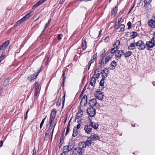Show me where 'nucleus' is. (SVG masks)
I'll list each match as a JSON object with an SVG mask.
<instances>
[{
    "label": "nucleus",
    "instance_id": "41",
    "mask_svg": "<svg viewBox=\"0 0 155 155\" xmlns=\"http://www.w3.org/2000/svg\"><path fill=\"white\" fill-rule=\"evenodd\" d=\"M46 117H47V116H45V117L44 119H43L41 121V124H40V129H41L42 128V126H43V125L44 124L45 120L46 119Z\"/></svg>",
    "mask_w": 155,
    "mask_h": 155
},
{
    "label": "nucleus",
    "instance_id": "32",
    "mask_svg": "<svg viewBox=\"0 0 155 155\" xmlns=\"http://www.w3.org/2000/svg\"><path fill=\"white\" fill-rule=\"evenodd\" d=\"M9 82V79L8 78L6 79H5L4 81V83L3 85L4 87H5L7 85V84H8V82Z\"/></svg>",
    "mask_w": 155,
    "mask_h": 155
},
{
    "label": "nucleus",
    "instance_id": "28",
    "mask_svg": "<svg viewBox=\"0 0 155 155\" xmlns=\"http://www.w3.org/2000/svg\"><path fill=\"white\" fill-rule=\"evenodd\" d=\"M118 49V47L117 46L114 47L113 48L110 50V52L112 54H114V53H115L116 50Z\"/></svg>",
    "mask_w": 155,
    "mask_h": 155
},
{
    "label": "nucleus",
    "instance_id": "53",
    "mask_svg": "<svg viewBox=\"0 0 155 155\" xmlns=\"http://www.w3.org/2000/svg\"><path fill=\"white\" fill-rule=\"evenodd\" d=\"M86 85L84 87L82 92L80 94V97L82 96L83 95V93L85 90H86Z\"/></svg>",
    "mask_w": 155,
    "mask_h": 155
},
{
    "label": "nucleus",
    "instance_id": "49",
    "mask_svg": "<svg viewBox=\"0 0 155 155\" xmlns=\"http://www.w3.org/2000/svg\"><path fill=\"white\" fill-rule=\"evenodd\" d=\"M83 110L81 109H79L78 110V112L77 113V114L78 115H82L83 114Z\"/></svg>",
    "mask_w": 155,
    "mask_h": 155
},
{
    "label": "nucleus",
    "instance_id": "48",
    "mask_svg": "<svg viewBox=\"0 0 155 155\" xmlns=\"http://www.w3.org/2000/svg\"><path fill=\"white\" fill-rule=\"evenodd\" d=\"M9 44V40H7L6 41L4 42L3 44L4 45V46L5 47L6 46H8Z\"/></svg>",
    "mask_w": 155,
    "mask_h": 155
},
{
    "label": "nucleus",
    "instance_id": "20",
    "mask_svg": "<svg viewBox=\"0 0 155 155\" xmlns=\"http://www.w3.org/2000/svg\"><path fill=\"white\" fill-rule=\"evenodd\" d=\"M82 49L83 51L86 48V40L85 39H83L82 41Z\"/></svg>",
    "mask_w": 155,
    "mask_h": 155
},
{
    "label": "nucleus",
    "instance_id": "5",
    "mask_svg": "<svg viewBox=\"0 0 155 155\" xmlns=\"http://www.w3.org/2000/svg\"><path fill=\"white\" fill-rule=\"evenodd\" d=\"M95 97L98 100H101L103 98V93L100 91H97L94 93Z\"/></svg>",
    "mask_w": 155,
    "mask_h": 155
},
{
    "label": "nucleus",
    "instance_id": "11",
    "mask_svg": "<svg viewBox=\"0 0 155 155\" xmlns=\"http://www.w3.org/2000/svg\"><path fill=\"white\" fill-rule=\"evenodd\" d=\"M38 76V75L34 73L28 76L27 78V79L31 82H32Z\"/></svg>",
    "mask_w": 155,
    "mask_h": 155
},
{
    "label": "nucleus",
    "instance_id": "26",
    "mask_svg": "<svg viewBox=\"0 0 155 155\" xmlns=\"http://www.w3.org/2000/svg\"><path fill=\"white\" fill-rule=\"evenodd\" d=\"M63 74L62 75V77H63V81H62V86H63L64 83V81H65V78H66V76L65 75V71H63Z\"/></svg>",
    "mask_w": 155,
    "mask_h": 155
},
{
    "label": "nucleus",
    "instance_id": "7",
    "mask_svg": "<svg viewBox=\"0 0 155 155\" xmlns=\"http://www.w3.org/2000/svg\"><path fill=\"white\" fill-rule=\"evenodd\" d=\"M154 19H149L148 21V24L152 28H155V16L153 17Z\"/></svg>",
    "mask_w": 155,
    "mask_h": 155
},
{
    "label": "nucleus",
    "instance_id": "15",
    "mask_svg": "<svg viewBox=\"0 0 155 155\" xmlns=\"http://www.w3.org/2000/svg\"><path fill=\"white\" fill-rule=\"evenodd\" d=\"M110 68L111 70H114L115 68L117 66L116 62L114 61H113L110 64Z\"/></svg>",
    "mask_w": 155,
    "mask_h": 155
},
{
    "label": "nucleus",
    "instance_id": "3",
    "mask_svg": "<svg viewBox=\"0 0 155 155\" xmlns=\"http://www.w3.org/2000/svg\"><path fill=\"white\" fill-rule=\"evenodd\" d=\"M81 145L80 143L79 144V147H80V148L82 149H83L84 148H85L86 146H91V143L89 142V141L88 139H87L85 142H81Z\"/></svg>",
    "mask_w": 155,
    "mask_h": 155
},
{
    "label": "nucleus",
    "instance_id": "25",
    "mask_svg": "<svg viewBox=\"0 0 155 155\" xmlns=\"http://www.w3.org/2000/svg\"><path fill=\"white\" fill-rule=\"evenodd\" d=\"M132 53V52L130 51H127L124 54V57L125 58H127L130 56Z\"/></svg>",
    "mask_w": 155,
    "mask_h": 155
},
{
    "label": "nucleus",
    "instance_id": "14",
    "mask_svg": "<svg viewBox=\"0 0 155 155\" xmlns=\"http://www.w3.org/2000/svg\"><path fill=\"white\" fill-rule=\"evenodd\" d=\"M147 47L149 48H153L155 45L152 42L151 40L149 41H147L146 42L145 45Z\"/></svg>",
    "mask_w": 155,
    "mask_h": 155
},
{
    "label": "nucleus",
    "instance_id": "43",
    "mask_svg": "<svg viewBox=\"0 0 155 155\" xmlns=\"http://www.w3.org/2000/svg\"><path fill=\"white\" fill-rule=\"evenodd\" d=\"M120 44V41L119 40H117L116 41V42L113 45L114 47L115 46L118 47V46Z\"/></svg>",
    "mask_w": 155,
    "mask_h": 155
},
{
    "label": "nucleus",
    "instance_id": "52",
    "mask_svg": "<svg viewBox=\"0 0 155 155\" xmlns=\"http://www.w3.org/2000/svg\"><path fill=\"white\" fill-rule=\"evenodd\" d=\"M50 132L48 131H46V132L45 134V137H46L47 138H48L49 137V134Z\"/></svg>",
    "mask_w": 155,
    "mask_h": 155
},
{
    "label": "nucleus",
    "instance_id": "60",
    "mask_svg": "<svg viewBox=\"0 0 155 155\" xmlns=\"http://www.w3.org/2000/svg\"><path fill=\"white\" fill-rule=\"evenodd\" d=\"M152 42L154 44V45H155V37H153L151 39Z\"/></svg>",
    "mask_w": 155,
    "mask_h": 155
},
{
    "label": "nucleus",
    "instance_id": "42",
    "mask_svg": "<svg viewBox=\"0 0 155 155\" xmlns=\"http://www.w3.org/2000/svg\"><path fill=\"white\" fill-rule=\"evenodd\" d=\"M109 74V73L105 72L104 73L103 75H101V76L103 78H107Z\"/></svg>",
    "mask_w": 155,
    "mask_h": 155
},
{
    "label": "nucleus",
    "instance_id": "38",
    "mask_svg": "<svg viewBox=\"0 0 155 155\" xmlns=\"http://www.w3.org/2000/svg\"><path fill=\"white\" fill-rule=\"evenodd\" d=\"M117 6H116L112 10V15L113 14L114 15L117 12Z\"/></svg>",
    "mask_w": 155,
    "mask_h": 155
},
{
    "label": "nucleus",
    "instance_id": "57",
    "mask_svg": "<svg viewBox=\"0 0 155 155\" xmlns=\"http://www.w3.org/2000/svg\"><path fill=\"white\" fill-rule=\"evenodd\" d=\"M32 155H36V151L35 150V147H34L32 151Z\"/></svg>",
    "mask_w": 155,
    "mask_h": 155
},
{
    "label": "nucleus",
    "instance_id": "21",
    "mask_svg": "<svg viewBox=\"0 0 155 155\" xmlns=\"http://www.w3.org/2000/svg\"><path fill=\"white\" fill-rule=\"evenodd\" d=\"M103 59H100L99 61V67L100 68H102L104 66L105 62H104Z\"/></svg>",
    "mask_w": 155,
    "mask_h": 155
},
{
    "label": "nucleus",
    "instance_id": "55",
    "mask_svg": "<svg viewBox=\"0 0 155 155\" xmlns=\"http://www.w3.org/2000/svg\"><path fill=\"white\" fill-rule=\"evenodd\" d=\"M35 95L36 97H37V96H38L39 93H38V90L39 89H35Z\"/></svg>",
    "mask_w": 155,
    "mask_h": 155
},
{
    "label": "nucleus",
    "instance_id": "13",
    "mask_svg": "<svg viewBox=\"0 0 155 155\" xmlns=\"http://www.w3.org/2000/svg\"><path fill=\"white\" fill-rule=\"evenodd\" d=\"M136 46L135 42L134 41L130 44L128 46V49L129 50H133L135 48Z\"/></svg>",
    "mask_w": 155,
    "mask_h": 155
},
{
    "label": "nucleus",
    "instance_id": "44",
    "mask_svg": "<svg viewBox=\"0 0 155 155\" xmlns=\"http://www.w3.org/2000/svg\"><path fill=\"white\" fill-rule=\"evenodd\" d=\"M39 84L38 82H37L35 84V89H39Z\"/></svg>",
    "mask_w": 155,
    "mask_h": 155
},
{
    "label": "nucleus",
    "instance_id": "4",
    "mask_svg": "<svg viewBox=\"0 0 155 155\" xmlns=\"http://www.w3.org/2000/svg\"><path fill=\"white\" fill-rule=\"evenodd\" d=\"M87 113L88 115L94 117L96 114V109L92 107L89 108L87 110Z\"/></svg>",
    "mask_w": 155,
    "mask_h": 155
},
{
    "label": "nucleus",
    "instance_id": "35",
    "mask_svg": "<svg viewBox=\"0 0 155 155\" xmlns=\"http://www.w3.org/2000/svg\"><path fill=\"white\" fill-rule=\"evenodd\" d=\"M68 145H69V146H70L71 148L73 149L74 148L75 146L74 143L73 141L70 142Z\"/></svg>",
    "mask_w": 155,
    "mask_h": 155
},
{
    "label": "nucleus",
    "instance_id": "39",
    "mask_svg": "<svg viewBox=\"0 0 155 155\" xmlns=\"http://www.w3.org/2000/svg\"><path fill=\"white\" fill-rule=\"evenodd\" d=\"M21 23L22 22H21L20 20H19L17 21L15 24L14 25V27H16L17 26H18L20 25L21 24Z\"/></svg>",
    "mask_w": 155,
    "mask_h": 155
},
{
    "label": "nucleus",
    "instance_id": "2",
    "mask_svg": "<svg viewBox=\"0 0 155 155\" xmlns=\"http://www.w3.org/2000/svg\"><path fill=\"white\" fill-rule=\"evenodd\" d=\"M136 46L138 47V49L139 50H144L146 48V45L142 40H139L135 43Z\"/></svg>",
    "mask_w": 155,
    "mask_h": 155
},
{
    "label": "nucleus",
    "instance_id": "58",
    "mask_svg": "<svg viewBox=\"0 0 155 155\" xmlns=\"http://www.w3.org/2000/svg\"><path fill=\"white\" fill-rule=\"evenodd\" d=\"M94 117L93 116H91V115H89L88 117V119L89 120L90 124L91 123V122L92 121V117Z\"/></svg>",
    "mask_w": 155,
    "mask_h": 155
},
{
    "label": "nucleus",
    "instance_id": "63",
    "mask_svg": "<svg viewBox=\"0 0 155 155\" xmlns=\"http://www.w3.org/2000/svg\"><path fill=\"white\" fill-rule=\"evenodd\" d=\"M5 47L4 45L2 44L0 46V49L2 50Z\"/></svg>",
    "mask_w": 155,
    "mask_h": 155
},
{
    "label": "nucleus",
    "instance_id": "6",
    "mask_svg": "<svg viewBox=\"0 0 155 155\" xmlns=\"http://www.w3.org/2000/svg\"><path fill=\"white\" fill-rule=\"evenodd\" d=\"M82 150L79 147L75 148L73 151L74 155H82Z\"/></svg>",
    "mask_w": 155,
    "mask_h": 155
},
{
    "label": "nucleus",
    "instance_id": "47",
    "mask_svg": "<svg viewBox=\"0 0 155 155\" xmlns=\"http://www.w3.org/2000/svg\"><path fill=\"white\" fill-rule=\"evenodd\" d=\"M64 132V131L63 132V133H62V136H61V137L60 138V143H59V144L60 145V146L59 147V148L60 147L61 145L62 144L61 143V142H62V140L63 139V135H64L63 133Z\"/></svg>",
    "mask_w": 155,
    "mask_h": 155
},
{
    "label": "nucleus",
    "instance_id": "22",
    "mask_svg": "<svg viewBox=\"0 0 155 155\" xmlns=\"http://www.w3.org/2000/svg\"><path fill=\"white\" fill-rule=\"evenodd\" d=\"M121 50H118L115 52V55L116 57L118 58L119 59L120 58L121 56L122 55V54H120V53Z\"/></svg>",
    "mask_w": 155,
    "mask_h": 155
},
{
    "label": "nucleus",
    "instance_id": "37",
    "mask_svg": "<svg viewBox=\"0 0 155 155\" xmlns=\"http://www.w3.org/2000/svg\"><path fill=\"white\" fill-rule=\"evenodd\" d=\"M111 56L109 55L108 56H107L105 59V64L107 63L110 60L111 58Z\"/></svg>",
    "mask_w": 155,
    "mask_h": 155
},
{
    "label": "nucleus",
    "instance_id": "19",
    "mask_svg": "<svg viewBox=\"0 0 155 155\" xmlns=\"http://www.w3.org/2000/svg\"><path fill=\"white\" fill-rule=\"evenodd\" d=\"M81 115H78L76 114V117H75V120H76V122L78 123L81 122Z\"/></svg>",
    "mask_w": 155,
    "mask_h": 155
},
{
    "label": "nucleus",
    "instance_id": "31",
    "mask_svg": "<svg viewBox=\"0 0 155 155\" xmlns=\"http://www.w3.org/2000/svg\"><path fill=\"white\" fill-rule=\"evenodd\" d=\"M104 79L102 78L100 82V86H101V87L102 88L101 89H103L104 88Z\"/></svg>",
    "mask_w": 155,
    "mask_h": 155
},
{
    "label": "nucleus",
    "instance_id": "56",
    "mask_svg": "<svg viewBox=\"0 0 155 155\" xmlns=\"http://www.w3.org/2000/svg\"><path fill=\"white\" fill-rule=\"evenodd\" d=\"M71 121V120H70L69 121L68 123V125L67 127V128H66V130H67V131H69V130H70V122Z\"/></svg>",
    "mask_w": 155,
    "mask_h": 155
},
{
    "label": "nucleus",
    "instance_id": "61",
    "mask_svg": "<svg viewBox=\"0 0 155 155\" xmlns=\"http://www.w3.org/2000/svg\"><path fill=\"white\" fill-rule=\"evenodd\" d=\"M109 37H107L104 39V41L105 42H107L109 41Z\"/></svg>",
    "mask_w": 155,
    "mask_h": 155
},
{
    "label": "nucleus",
    "instance_id": "62",
    "mask_svg": "<svg viewBox=\"0 0 155 155\" xmlns=\"http://www.w3.org/2000/svg\"><path fill=\"white\" fill-rule=\"evenodd\" d=\"M52 125H50V126L48 127V129L47 130V131H49V132H50L51 129H52Z\"/></svg>",
    "mask_w": 155,
    "mask_h": 155
},
{
    "label": "nucleus",
    "instance_id": "54",
    "mask_svg": "<svg viewBox=\"0 0 155 155\" xmlns=\"http://www.w3.org/2000/svg\"><path fill=\"white\" fill-rule=\"evenodd\" d=\"M127 25L128 26V28L130 29L131 28V23L130 21H129L127 23Z\"/></svg>",
    "mask_w": 155,
    "mask_h": 155
},
{
    "label": "nucleus",
    "instance_id": "51",
    "mask_svg": "<svg viewBox=\"0 0 155 155\" xmlns=\"http://www.w3.org/2000/svg\"><path fill=\"white\" fill-rule=\"evenodd\" d=\"M62 37L63 35L62 34H60L58 35V40H60L62 39Z\"/></svg>",
    "mask_w": 155,
    "mask_h": 155
},
{
    "label": "nucleus",
    "instance_id": "1",
    "mask_svg": "<svg viewBox=\"0 0 155 155\" xmlns=\"http://www.w3.org/2000/svg\"><path fill=\"white\" fill-rule=\"evenodd\" d=\"M87 139L91 143V144L93 143V141H96L97 140H99L100 138L97 135L95 134H91L90 137H87Z\"/></svg>",
    "mask_w": 155,
    "mask_h": 155
},
{
    "label": "nucleus",
    "instance_id": "36",
    "mask_svg": "<svg viewBox=\"0 0 155 155\" xmlns=\"http://www.w3.org/2000/svg\"><path fill=\"white\" fill-rule=\"evenodd\" d=\"M131 33L132 34V35L131 36V38H135L137 35V33L135 31H133L131 33Z\"/></svg>",
    "mask_w": 155,
    "mask_h": 155
},
{
    "label": "nucleus",
    "instance_id": "59",
    "mask_svg": "<svg viewBox=\"0 0 155 155\" xmlns=\"http://www.w3.org/2000/svg\"><path fill=\"white\" fill-rule=\"evenodd\" d=\"M42 68H43V67L42 66H41V68H40L38 72H37V73L36 74L38 75L39 74L41 71H42Z\"/></svg>",
    "mask_w": 155,
    "mask_h": 155
},
{
    "label": "nucleus",
    "instance_id": "29",
    "mask_svg": "<svg viewBox=\"0 0 155 155\" xmlns=\"http://www.w3.org/2000/svg\"><path fill=\"white\" fill-rule=\"evenodd\" d=\"M97 57V53L94 54L91 57V59L89 61L91 63H93L96 58Z\"/></svg>",
    "mask_w": 155,
    "mask_h": 155
},
{
    "label": "nucleus",
    "instance_id": "16",
    "mask_svg": "<svg viewBox=\"0 0 155 155\" xmlns=\"http://www.w3.org/2000/svg\"><path fill=\"white\" fill-rule=\"evenodd\" d=\"M125 26L124 25L121 24L117 28L116 30L118 32H122L124 30Z\"/></svg>",
    "mask_w": 155,
    "mask_h": 155
},
{
    "label": "nucleus",
    "instance_id": "9",
    "mask_svg": "<svg viewBox=\"0 0 155 155\" xmlns=\"http://www.w3.org/2000/svg\"><path fill=\"white\" fill-rule=\"evenodd\" d=\"M84 130L85 131V132L88 134H89L91 133L92 128L90 124L86 125L84 128Z\"/></svg>",
    "mask_w": 155,
    "mask_h": 155
},
{
    "label": "nucleus",
    "instance_id": "8",
    "mask_svg": "<svg viewBox=\"0 0 155 155\" xmlns=\"http://www.w3.org/2000/svg\"><path fill=\"white\" fill-rule=\"evenodd\" d=\"M33 12L31 11L26 15L25 16H24L22 18L20 19L21 22H22L29 18L31 16L33 15Z\"/></svg>",
    "mask_w": 155,
    "mask_h": 155
},
{
    "label": "nucleus",
    "instance_id": "17",
    "mask_svg": "<svg viewBox=\"0 0 155 155\" xmlns=\"http://www.w3.org/2000/svg\"><path fill=\"white\" fill-rule=\"evenodd\" d=\"M90 124L92 127V128L93 127L95 129H97L98 128L99 125L94 122H91Z\"/></svg>",
    "mask_w": 155,
    "mask_h": 155
},
{
    "label": "nucleus",
    "instance_id": "64",
    "mask_svg": "<svg viewBox=\"0 0 155 155\" xmlns=\"http://www.w3.org/2000/svg\"><path fill=\"white\" fill-rule=\"evenodd\" d=\"M100 74L98 73L97 74L95 75H96V78L97 79H98L99 77L100 76Z\"/></svg>",
    "mask_w": 155,
    "mask_h": 155
},
{
    "label": "nucleus",
    "instance_id": "46",
    "mask_svg": "<svg viewBox=\"0 0 155 155\" xmlns=\"http://www.w3.org/2000/svg\"><path fill=\"white\" fill-rule=\"evenodd\" d=\"M61 98H59L56 103L57 106H59L60 105V104H61Z\"/></svg>",
    "mask_w": 155,
    "mask_h": 155
},
{
    "label": "nucleus",
    "instance_id": "10",
    "mask_svg": "<svg viewBox=\"0 0 155 155\" xmlns=\"http://www.w3.org/2000/svg\"><path fill=\"white\" fill-rule=\"evenodd\" d=\"M87 102V97L86 95L83 96L80 102V104L82 106H85Z\"/></svg>",
    "mask_w": 155,
    "mask_h": 155
},
{
    "label": "nucleus",
    "instance_id": "33",
    "mask_svg": "<svg viewBox=\"0 0 155 155\" xmlns=\"http://www.w3.org/2000/svg\"><path fill=\"white\" fill-rule=\"evenodd\" d=\"M41 4L40 3V2L38 1L37 2L36 4H35L32 7V9H34L37 7L39 6Z\"/></svg>",
    "mask_w": 155,
    "mask_h": 155
},
{
    "label": "nucleus",
    "instance_id": "50",
    "mask_svg": "<svg viewBox=\"0 0 155 155\" xmlns=\"http://www.w3.org/2000/svg\"><path fill=\"white\" fill-rule=\"evenodd\" d=\"M65 94H64L63 97V99L62 100V108H63V107L64 105V101H65Z\"/></svg>",
    "mask_w": 155,
    "mask_h": 155
},
{
    "label": "nucleus",
    "instance_id": "27",
    "mask_svg": "<svg viewBox=\"0 0 155 155\" xmlns=\"http://www.w3.org/2000/svg\"><path fill=\"white\" fill-rule=\"evenodd\" d=\"M78 130L76 128H75L74 127V128L73 130L72 136L74 137H76L78 134Z\"/></svg>",
    "mask_w": 155,
    "mask_h": 155
},
{
    "label": "nucleus",
    "instance_id": "12",
    "mask_svg": "<svg viewBox=\"0 0 155 155\" xmlns=\"http://www.w3.org/2000/svg\"><path fill=\"white\" fill-rule=\"evenodd\" d=\"M97 104V101L96 98H93L90 101L89 103V106L92 107Z\"/></svg>",
    "mask_w": 155,
    "mask_h": 155
},
{
    "label": "nucleus",
    "instance_id": "45",
    "mask_svg": "<svg viewBox=\"0 0 155 155\" xmlns=\"http://www.w3.org/2000/svg\"><path fill=\"white\" fill-rule=\"evenodd\" d=\"M54 118H53L50 117L49 124L50 125H52L53 124V121Z\"/></svg>",
    "mask_w": 155,
    "mask_h": 155
},
{
    "label": "nucleus",
    "instance_id": "18",
    "mask_svg": "<svg viewBox=\"0 0 155 155\" xmlns=\"http://www.w3.org/2000/svg\"><path fill=\"white\" fill-rule=\"evenodd\" d=\"M96 80L94 76H93L91 80L90 84L92 86H94L96 83Z\"/></svg>",
    "mask_w": 155,
    "mask_h": 155
},
{
    "label": "nucleus",
    "instance_id": "23",
    "mask_svg": "<svg viewBox=\"0 0 155 155\" xmlns=\"http://www.w3.org/2000/svg\"><path fill=\"white\" fill-rule=\"evenodd\" d=\"M56 113L57 111L56 110H53L51 111V113L50 117L54 118L56 115Z\"/></svg>",
    "mask_w": 155,
    "mask_h": 155
},
{
    "label": "nucleus",
    "instance_id": "30",
    "mask_svg": "<svg viewBox=\"0 0 155 155\" xmlns=\"http://www.w3.org/2000/svg\"><path fill=\"white\" fill-rule=\"evenodd\" d=\"M101 53L100 54V56L101 57V59H104V57L106 56V54H105V49H104L102 51V52H101Z\"/></svg>",
    "mask_w": 155,
    "mask_h": 155
},
{
    "label": "nucleus",
    "instance_id": "24",
    "mask_svg": "<svg viewBox=\"0 0 155 155\" xmlns=\"http://www.w3.org/2000/svg\"><path fill=\"white\" fill-rule=\"evenodd\" d=\"M7 53V51L5 50H4L3 51L2 54V55L0 57V60H2L3 59L4 57H5V54Z\"/></svg>",
    "mask_w": 155,
    "mask_h": 155
},
{
    "label": "nucleus",
    "instance_id": "34",
    "mask_svg": "<svg viewBox=\"0 0 155 155\" xmlns=\"http://www.w3.org/2000/svg\"><path fill=\"white\" fill-rule=\"evenodd\" d=\"M68 147H66V146H64L63 147V152L64 153L68 154V153L69 151H68V149L67 148Z\"/></svg>",
    "mask_w": 155,
    "mask_h": 155
},
{
    "label": "nucleus",
    "instance_id": "40",
    "mask_svg": "<svg viewBox=\"0 0 155 155\" xmlns=\"http://www.w3.org/2000/svg\"><path fill=\"white\" fill-rule=\"evenodd\" d=\"M152 0H144V6H146L147 5H149L151 3Z\"/></svg>",
    "mask_w": 155,
    "mask_h": 155
}]
</instances>
